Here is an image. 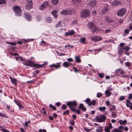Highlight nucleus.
Segmentation results:
<instances>
[{
  "label": "nucleus",
  "instance_id": "69168bd1",
  "mask_svg": "<svg viewBox=\"0 0 132 132\" xmlns=\"http://www.w3.org/2000/svg\"><path fill=\"white\" fill-rule=\"evenodd\" d=\"M111 115L113 117H114V116H117V114L114 113V112L112 113Z\"/></svg>",
  "mask_w": 132,
  "mask_h": 132
},
{
  "label": "nucleus",
  "instance_id": "bf43d9fd",
  "mask_svg": "<svg viewBox=\"0 0 132 132\" xmlns=\"http://www.w3.org/2000/svg\"><path fill=\"white\" fill-rule=\"evenodd\" d=\"M2 131L3 132H9V130L5 129H3Z\"/></svg>",
  "mask_w": 132,
  "mask_h": 132
},
{
  "label": "nucleus",
  "instance_id": "58836bf2",
  "mask_svg": "<svg viewBox=\"0 0 132 132\" xmlns=\"http://www.w3.org/2000/svg\"><path fill=\"white\" fill-rule=\"evenodd\" d=\"M49 106L50 108L52 109L53 110H56V107L54 106H53L51 104H50Z\"/></svg>",
  "mask_w": 132,
  "mask_h": 132
},
{
  "label": "nucleus",
  "instance_id": "c9c22d12",
  "mask_svg": "<svg viewBox=\"0 0 132 132\" xmlns=\"http://www.w3.org/2000/svg\"><path fill=\"white\" fill-rule=\"evenodd\" d=\"M52 3L54 4H57L58 2V0H52Z\"/></svg>",
  "mask_w": 132,
  "mask_h": 132
},
{
  "label": "nucleus",
  "instance_id": "dca6fc26",
  "mask_svg": "<svg viewBox=\"0 0 132 132\" xmlns=\"http://www.w3.org/2000/svg\"><path fill=\"white\" fill-rule=\"evenodd\" d=\"M119 72H120L122 74H123L124 73V72L122 70L120 69H116L115 71L116 73H118Z\"/></svg>",
  "mask_w": 132,
  "mask_h": 132
},
{
  "label": "nucleus",
  "instance_id": "864d4df0",
  "mask_svg": "<svg viewBox=\"0 0 132 132\" xmlns=\"http://www.w3.org/2000/svg\"><path fill=\"white\" fill-rule=\"evenodd\" d=\"M0 116L1 117H7L5 116V115L4 113H2L0 112Z\"/></svg>",
  "mask_w": 132,
  "mask_h": 132
},
{
  "label": "nucleus",
  "instance_id": "680f3d73",
  "mask_svg": "<svg viewBox=\"0 0 132 132\" xmlns=\"http://www.w3.org/2000/svg\"><path fill=\"white\" fill-rule=\"evenodd\" d=\"M109 128L110 129H112L113 128V127L112 126V124L111 123H110L109 125Z\"/></svg>",
  "mask_w": 132,
  "mask_h": 132
},
{
  "label": "nucleus",
  "instance_id": "338daca9",
  "mask_svg": "<svg viewBox=\"0 0 132 132\" xmlns=\"http://www.w3.org/2000/svg\"><path fill=\"white\" fill-rule=\"evenodd\" d=\"M62 107L63 109H65L67 108V107L66 105H64L62 106Z\"/></svg>",
  "mask_w": 132,
  "mask_h": 132
},
{
  "label": "nucleus",
  "instance_id": "f704fd0d",
  "mask_svg": "<svg viewBox=\"0 0 132 132\" xmlns=\"http://www.w3.org/2000/svg\"><path fill=\"white\" fill-rule=\"evenodd\" d=\"M96 131V132H102V127L101 126H100L99 128V129H97Z\"/></svg>",
  "mask_w": 132,
  "mask_h": 132
},
{
  "label": "nucleus",
  "instance_id": "a18cd8bd",
  "mask_svg": "<svg viewBox=\"0 0 132 132\" xmlns=\"http://www.w3.org/2000/svg\"><path fill=\"white\" fill-rule=\"evenodd\" d=\"M56 28H57L58 27H61V24L60 23V21H59V22L55 25Z\"/></svg>",
  "mask_w": 132,
  "mask_h": 132
},
{
  "label": "nucleus",
  "instance_id": "4c0bfd02",
  "mask_svg": "<svg viewBox=\"0 0 132 132\" xmlns=\"http://www.w3.org/2000/svg\"><path fill=\"white\" fill-rule=\"evenodd\" d=\"M46 21L48 23H50L52 22V21L50 18H47L46 19Z\"/></svg>",
  "mask_w": 132,
  "mask_h": 132
},
{
  "label": "nucleus",
  "instance_id": "39448f33",
  "mask_svg": "<svg viewBox=\"0 0 132 132\" xmlns=\"http://www.w3.org/2000/svg\"><path fill=\"white\" fill-rule=\"evenodd\" d=\"M23 63L25 65L31 67H36V66L37 65L34 62L31 61H29L27 62H23Z\"/></svg>",
  "mask_w": 132,
  "mask_h": 132
},
{
  "label": "nucleus",
  "instance_id": "9b49d317",
  "mask_svg": "<svg viewBox=\"0 0 132 132\" xmlns=\"http://www.w3.org/2000/svg\"><path fill=\"white\" fill-rule=\"evenodd\" d=\"M70 11L67 10H63L61 12V14L64 15L69 14Z\"/></svg>",
  "mask_w": 132,
  "mask_h": 132
},
{
  "label": "nucleus",
  "instance_id": "20e7f679",
  "mask_svg": "<svg viewBox=\"0 0 132 132\" xmlns=\"http://www.w3.org/2000/svg\"><path fill=\"white\" fill-rule=\"evenodd\" d=\"M67 105L68 106L70 109L72 110L74 108H73L72 106L75 108L77 106V104L76 101H73L72 102H68L67 103Z\"/></svg>",
  "mask_w": 132,
  "mask_h": 132
},
{
  "label": "nucleus",
  "instance_id": "6e6552de",
  "mask_svg": "<svg viewBox=\"0 0 132 132\" xmlns=\"http://www.w3.org/2000/svg\"><path fill=\"white\" fill-rule=\"evenodd\" d=\"M47 2H45L44 4H42L40 7L39 9L40 10H43L44 9L46 8L48 6Z\"/></svg>",
  "mask_w": 132,
  "mask_h": 132
},
{
  "label": "nucleus",
  "instance_id": "aec40b11",
  "mask_svg": "<svg viewBox=\"0 0 132 132\" xmlns=\"http://www.w3.org/2000/svg\"><path fill=\"white\" fill-rule=\"evenodd\" d=\"M71 65V64L69 62H64L63 63V65L65 67H68Z\"/></svg>",
  "mask_w": 132,
  "mask_h": 132
},
{
  "label": "nucleus",
  "instance_id": "f257e3e1",
  "mask_svg": "<svg viewBox=\"0 0 132 132\" xmlns=\"http://www.w3.org/2000/svg\"><path fill=\"white\" fill-rule=\"evenodd\" d=\"M95 119L97 122H105L106 118V116L104 115H100L96 117Z\"/></svg>",
  "mask_w": 132,
  "mask_h": 132
},
{
  "label": "nucleus",
  "instance_id": "393cba45",
  "mask_svg": "<svg viewBox=\"0 0 132 132\" xmlns=\"http://www.w3.org/2000/svg\"><path fill=\"white\" fill-rule=\"evenodd\" d=\"M119 122L122 125H124L126 124L127 123V121L126 120L122 121V120H120L119 121Z\"/></svg>",
  "mask_w": 132,
  "mask_h": 132
},
{
  "label": "nucleus",
  "instance_id": "5fc2aeb1",
  "mask_svg": "<svg viewBox=\"0 0 132 132\" xmlns=\"http://www.w3.org/2000/svg\"><path fill=\"white\" fill-rule=\"evenodd\" d=\"M27 2L29 4H32L31 3L32 2L31 0H26Z\"/></svg>",
  "mask_w": 132,
  "mask_h": 132
},
{
  "label": "nucleus",
  "instance_id": "2f4dec72",
  "mask_svg": "<svg viewBox=\"0 0 132 132\" xmlns=\"http://www.w3.org/2000/svg\"><path fill=\"white\" fill-rule=\"evenodd\" d=\"M112 132H122V131L116 128L111 130Z\"/></svg>",
  "mask_w": 132,
  "mask_h": 132
},
{
  "label": "nucleus",
  "instance_id": "f8f14e48",
  "mask_svg": "<svg viewBox=\"0 0 132 132\" xmlns=\"http://www.w3.org/2000/svg\"><path fill=\"white\" fill-rule=\"evenodd\" d=\"M108 5L106 6L104 9L102 10V13L103 14H105L107 12H108Z\"/></svg>",
  "mask_w": 132,
  "mask_h": 132
},
{
  "label": "nucleus",
  "instance_id": "0eeeda50",
  "mask_svg": "<svg viewBox=\"0 0 132 132\" xmlns=\"http://www.w3.org/2000/svg\"><path fill=\"white\" fill-rule=\"evenodd\" d=\"M126 12V10L125 8H122L119 10L117 13L118 16H121L124 15Z\"/></svg>",
  "mask_w": 132,
  "mask_h": 132
},
{
  "label": "nucleus",
  "instance_id": "3c124183",
  "mask_svg": "<svg viewBox=\"0 0 132 132\" xmlns=\"http://www.w3.org/2000/svg\"><path fill=\"white\" fill-rule=\"evenodd\" d=\"M41 42L43 44H44L45 45H46L47 46L48 45V44L47 43L45 42V41L44 40H42L41 41Z\"/></svg>",
  "mask_w": 132,
  "mask_h": 132
},
{
  "label": "nucleus",
  "instance_id": "052dcab7",
  "mask_svg": "<svg viewBox=\"0 0 132 132\" xmlns=\"http://www.w3.org/2000/svg\"><path fill=\"white\" fill-rule=\"evenodd\" d=\"M126 66L129 67L130 65V64L129 62H128L126 63Z\"/></svg>",
  "mask_w": 132,
  "mask_h": 132
},
{
  "label": "nucleus",
  "instance_id": "13d9d810",
  "mask_svg": "<svg viewBox=\"0 0 132 132\" xmlns=\"http://www.w3.org/2000/svg\"><path fill=\"white\" fill-rule=\"evenodd\" d=\"M67 47H70L71 48H73V46H72L70 45H66L65 46V48H67Z\"/></svg>",
  "mask_w": 132,
  "mask_h": 132
},
{
  "label": "nucleus",
  "instance_id": "c03bdc74",
  "mask_svg": "<svg viewBox=\"0 0 132 132\" xmlns=\"http://www.w3.org/2000/svg\"><path fill=\"white\" fill-rule=\"evenodd\" d=\"M98 75L101 78H102L104 77V75L103 73H100Z\"/></svg>",
  "mask_w": 132,
  "mask_h": 132
},
{
  "label": "nucleus",
  "instance_id": "423d86ee",
  "mask_svg": "<svg viewBox=\"0 0 132 132\" xmlns=\"http://www.w3.org/2000/svg\"><path fill=\"white\" fill-rule=\"evenodd\" d=\"M88 27L93 32H95L96 30V28L93 23H89L88 24Z\"/></svg>",
  "mask_w": 132,
  "mask_h": 132
},
{
  "label": "nucleus",
  "instance_id": "de8ad7c7",
  "mask_svg": "<svg viewBox=\"0 0 132 132\" xmlns=\"http://www.w3.org/2000/svg\"><path fill=\"white\" fill-rule=\"evenodd\" d=\"M123 49L122 48H120L118 50L119 53L121 54L123 52Z\"/></svg>",
  "mask_w": 132,
  "mask_h": 132
},
{
  "label": "nucleus",
  "instance_id": "b1692460",
  "mask_svg": "<svg viewBox=\"0 0 132 132\" xmlns=\"http://www.w3.org/2000/svg\"><path fill=\"white\" fill-rule=\"evenodd\" d=\"M15 103L19 107L20 109H21L23 108V106L20 103L16 101Z\"/></svg>",
  "mask_w": 132,
  "mask_h": 132
},
{
  "label": "nucleus",
  "instance_id": "72a5a7b5",
  "mask_svg": "<svg viewBox=\"0 0 132 132\" xmlns=\"http://www.w3.org/2000/svg\"><path fill=\"white\" fill-rule=\"evenodd\" d=\"M6 3V1L5 0H0V5L5 4Z\"/></svg>",
  "mask_w": 132,
  "mask_h": 132
},
{
  "label": "nucleus",
  "instance_id": "ddd939ff",
  "mask_svg": "<svg viewBox=\"0 0 132 132\" xmlns=\"http://www.w3.org/2000/svg\"><path fill=\"white\" fill-rule=\"evenodd\" d=\"M24 14L26 20L27 21H30L31 19V16L26 13H24Z\"/></svg>",
  "mask_w": 132,
  "mask_h": 132
},
{
  "label": "nucleus",
  "instance_id": "ea45409f",
  "mask_svg": "<svg viewBox=\"0 0 132 132\" xmlns=\"http://www.w3.org/2000/svg\"><path fill=\"white\" fill-rule=\"evenodd\" d=\"M90 38H91V40L92 41H94L95 42L97 41L98 40H97L95 38V37H91Z\"/></svg>",
  "mask_w": 132,
  "mask_h": 132
},
{
  "label": "nucleus",
  "instance_id": "a19ab883",
  "mask_svg": "<svg viewBox=\"0 0 132 132\" xmlns=\"http://www.w3.org/2000/svg\"><path fill=\"white\" fill-rule=\"evenodd\" d=\"M105 130L106 132H110V129L108 127H106L105 128Z\"/></svg>",
  "mask_w": 132,
  "mask_h": 132
},
{
  "label": "nucleus",
  "instance_id": "7c9ffc66",
  "mask_svg": "<svg viewBox=\"0 0 132 132\" xmlns=\"http://www.w3.org/2000/svg\"><path fill=\"white\" fill-rule=\"evenodd\" d=\"M72 1L75 3L79 4L81 2V0H72Z\"/></svg>",
  "mask_w": 132,
  "mask_h": 132
},
{
  "label": "nucleus",
  "instance_id": "7ed1b4c3",
  "mask_svg": "<svg viewBox=\"0 0 132 132\" xmlns=\"http://www.w3.org/2000/svg\"><path fill=\"white\" fill-rule=\"evenodd\" d=\"M90 14L89 11L87 10H84L81 12L80 16L81 18L86 17L89 16Z\"/></svg>",
  "mask_w": 132,
  "mask_h": 132
},
{
  "label": "nucleus",
  "instance_id": "f03ea898",
  "mask_svg": "<svg viewBox=\"0 0 132 132\" xmlns=\"http://www.w3.org/2000/svg\"><path fill=\"white\" fill-rule=\"evenodd\" d=\"M14 10L15 13V15L18 16H20L21 14V10L20 7L15 6H13Z\"/></svg>",
  "mask_w": 132,
  "mask_h": 132
},
{
  "label": "nucleus",
  "instance_id": "4be33fe9",
  "mask_svg": "<svg viewBox=\"0 0 132 132\" xmlns=\"http://www.w3.org/2000/svg\"><path fill=\"white\" fill-rule=\"evenodd\" d=\"M32 4H27L26 6V8L28 10H30L32 8Z\"/></svg>",
  "mask_w": 132,
  "mask_h": 132
},
{
  "label": "nucleus",
  "instance_id": "79ce46f5",
  "mask_svg": "<svg viewBox=\"0 0 132 132\" xmlns=\"http://www.w3.org/2000/svg\"><path fill=\"white\" fill-rule=\"evenodd\" d=\"M6 43L8 44H11L12 45H16V43H13V42H6Z\"/></svg>",
  "mask_w": 132,
  "mask_h": 132
},
{
  "label": "nucleus",
  "instance_id": "a211bd4d",
  "mask_svg": "<svg viewBox=\"0 0 132 132\" xmlns=\"http://www.w3.org/2000/svg\"><path fill=\"white\" fill-rule=\"evenodd\" d=\"M46 63L47 62H45L43 64L40 65L39 64H37V65L36 66V67L37 68H41L45 66V65L46 64Z\"/></svg>",
  "mask_w": 132,
  "mask_h": 132
},
{
  "label": "nucleus",
  "instance_id": "1a4fd4ad",
  "mask_svg": "<svg viewBox=\"0 0 132 132\" xmlns=\"http://www.w3.org/2000/svg\"><path fill=\"white\" fill-rule=\"evenodd\" d=\"M96 0H93L90 1L89 2V5L91 7H94L96 6Z\"/></svg>",
  "mask_w": 132,
  "mask_h": 132
},
{
  "label": "nucleus",
  "instance_id": "09e8293b",
  "mask_svg": "<svg viewBox=\"0 0 132 132\" xmlns=\"http://www.w3.org/2000/svg\"><path fill=\"white\" fill-rule=\"evenodd\" d=\"M77 21L76 20H75L72 22V24L73 25H75L77 24Z\"/></svg>",
  "mask_w": 132,
  "mask_h": 132
},
{
  "label": "nucleus",
  "instance_id": "2eb2a0df",
  "mask_svg": "<svg viewBox=\"0 0 132 132\" xmlns=\"http://www.w3.org/2000/svg\"><path fill=\"white\" fill-rule=\"evenodd\" d=\"M10 78L12 83L16 85L17 84L16 80L14 78H13L11 77H10Z\"/></svg>",
  "mask_w": 132,
  "mask_h": 132
},
{
  "label": "nucleus",
  "instance_id": "412c9836",
  "mask_svg": "<svg viewBox=\"0 0 132 132\" xmlns=\"http://www.w3.org/2000/svg\"><path fill=\"white\" fill-rule=\"evenodd\" d=\"M86 39L84 38H81L79 40V42H81L83 44H85L86 43Z\"/></svg>",
  "mask_w": 132,
  "mask_h": 132
},
{
  "label": "nucleus",
  "instance_id": "cd10ccee",
  "mask_svg": "<svg viewBox=\"0 0 132 132\" xmlns=\"http://www.w3.org/2000/svg\"><path fill=\"white\" fill-rule=\"evenodd\" d=\"M75 58L76 59V61L78 63H79L81 62V60L80 59V57L79 56H76Z\"/></svg>",
  "mask_w": 132,
  "mask_h": 132
},
{
  "label": "nucleus",
  "instance_id": "6ab92c4d",
  "mask_svg": "<svg viewBox=\"0 0 132 132\" xmlns=\"http://www.w3.org/2000/svg\"><path fill=\"white\" fill-rule=\"evenodd\" d=\"M79 108H81L83 111H85L86 110V108L84 107V105L82 104H80Z\"/></svg>",
  "mask_w": 132,
  "mask_h": 132
},
{
  "label": "nucleus",
  "instance_id": "f3484780",
  "mask_svg": "<svg viewBox=\"0 0 132 132\" xmlns=\"http://www.w3.org/2000/svg\"><path fill=\"white\" fill-rule=\"evenodd\" d=\"M57 10H55L51 12L52 14L55 18H56L57 17Z\"/></svg>",
  "mask_w": 132,
  "mask_h": 132
},
{
  "label": "nucleus",
  "instance_id": "c85d7f7f",
  "mask_svg": "<svg viewBox=\"0 0 132 132\" xmlns=\"http://www.w3.org/2000/svg\"><path fill=\"white\" fill-rule=\"evenodd\" d=\"M96 101L95 100H93L92 102H91L90 103L88 104V105L90 106L92 105H94L96 103Z\"/></svg>",
  "mask_w": 132,
  "mask_h": 132
},
{
  "label": "nucleus",
  "instance_id": "c756f323",
  "mask_svg": "<svg viewBox=\"0 0 132 132\" xmlns=\"http://www.w3.org/2000/svg\"><path fill=\"white\" fill-rule=\"evenodd\" d=\"M73 112H76V113L79 114L80 113V111L78 110H76L75 108L72 109V110Z\"/></svg>",
  "mask_w": 132,
  "mask_h": 132
},
{
  "label": "nucleus",
  "instance_id": "4d7b16f0",
  "mask_svg": "<svg viewBox=\"0 0 132 132\" xmlns=\"http://www.w3.org/2000/svg\"><path fill=\"white\" fill-rule=\"evenodd\" d=\"M102 95V94L101 93H97V97H100V96H101Z\"/></svg>",
  "mask_w": 132,
  "mask_h": 132
},
{
  "label": "nucleus",
  "instance_id": "9d476101",
  "mask_svg": "<svg viewBox=\"0 0 132 132\" xmlns=\"http://www.w3.org/2000/svg\"><path fill=\"white\" fill-rule=\"evenodd\" d=\"M75 32L73 30H71V31H69L68 32L65 33V36H71L75 34Z\"/></svg>",
  "mask_w": 132,
  "mask_h": 132
},
{
  "label": "nucleus",
  "instance_id": "bb28decb",
  "mask_svg": "<svg viewBox=\"0 0 132 132\" xmlns=\"http://www.w3.org/2000/svg\"><path fill=\"white\" fill-rule=\"evenodd\" d=\"M106 109V107L105 106L104 107H100L99 108V109L100 111H105Z\"/></svg>",
  "mask_w": 132,
  "mask_h": 132
},
{
  "label": "nucleus",
  "instance_id": "473e14b6",
  "mask_svg": "<svg viewBox=\"0 0 132 132\" xmlns=\"http://www.w3.org/2000/svg\"><path fill=\"white\" fill-rule=\"evenodd\" d=\"M105 19L106 21L108 22H111V20L109 19V17L108 16H105Z\"/></svg>",
  "mask_w": 132,
  "mask_h": 132
},
{
  "label": "nucleus",
  "instance_id": "e433bc0d",
  "mask_svg": "<svg viewBox=\"0 0 132 132\" xmlns=\"http://www.w3.org/2000/svg\"><path fill=\"white\" fill-rule=\"evenodd\" d=\"M85 102L88 104H88L89 103H90L91 102L90 100V99L89 98H87L85 100Z\"/></svg>",
  "mask_w": 132,
  "mask_h": 132
},
{
  "label": "nucleus",
  "instance_id": "0e129e2a",
  "mask_svg": "<svg viewBox=\"0 0 132 132\" xmlns=\"http://www.w3.org/2000/svg\"><path fill=\"white\" fill-rule=\"evenodd\" d=\"M70 122L72 126L74 125L75 124V122L73 120H72V121H70Z\"/></svg>",
  "mask_w": 132,
  "mask_h": 132
},
{
  "label": "nucleus",
  "instance_id": "603ef678",
  "mask_svg": "<svg viewBox=\"0 0 132 132\" xmlns=\"http://www.w3.org/2000/svg\"><path fill=\"white\" fill-rule=\"evenodd\" d=\"M10 54H11L12 55H14L15 56H17V55H18V54L17 53H10Z\"/></svg>",
  "mask_w": 132,
  "mask_h": 132
},
{
  "label": "nucleus",
  "instance_id": "49530a36",
  "mask_svg": "<svg viewBox=\"0 0 132 132\" xmlns=\"http://www.w3.org/2000/svg\"><path fill=\"white\" fill-rule=\"evenodd\" d=\"M95 38L97 40H97V41H100L102 39V38L101 37H99L98 36H95Z\"/></svg>",
  "mask_w": 132,
  "mask_h": 132
},
{
  "label": "nucleus",
  "instance_id": "5701e85b",
  "mask_svg": "<svg viewBox=\"0 0 132 132\" xmlns=\"http://www.w3.org/2000/svg\"><path fill=\"white\" fill-rule=\"evenodd\" d=\"M50 66H52L54 67L56 69L60 68V64L59 63L57 64H53L52 65H50Z\"/></svg>",
  "mask_w": 132,
  "mask_h": 132
},
{
  "label": "nucleus",
  "instance_id": "37998d69",
  "mask_svg": "<svg viewBox=\"0 0 132 132\" xmlns=\"http://www.w3.org/2000/svg\"><path fill=\"white\" fill-rule=\"evenodd\" d=\"M130 49V48L128 46H125L123 48L124 50L125 51H128Z\"/></svg>",
  "mask_w": 132,
  "mask_h": 132
},
{
  "label": "nucleus",
  "instance_id": "6e6d98bb",
  "mask_svg": "<svg viewBox=\"0 0 132 132\" xmlns=\"http://www.w3.org/2000/svg\"><path fill=\"white\" fill-rule=\"evenodd\" d=\"M125 99V97L123 96H121L119 98V100L120 101H122L124 100Z\"/></svg>",
  "mask_w": 132,
  "mask_h": 132
},
{
  "label": "nucleus",
  "instance_id": "4468645a",
  "mask_svg": "<svg viewBox=\"0 0 132 132\" xmlns=\"http://www.w3.org/2000/svg\"><path fill=\"white\" fill-rule=\"evenodd\" d=\"M121 4V3L120 2L115 1L112 3V5L113 6H115L116 5H120Z\"/></svg>",
  "mask_w": 132,
  "mask_h": 132
},
{
  "label": "nucleus",
  "instance_id": "774afa93",
  "mask_svg": "<svg viewBox=\"0 0 132 132\" xmlns=\"http://www.w3.org/2000/svg\"><path fill=\"white\" fill-rule=\"evenodd\" d=\"M132 98V94H129V97H128V98L129 99H131Z\"/></svg>",
  "mask_w": 132,
  "mask_h": 132
},
{
  "label": "nucleus",
  "instance_id": "a878e982",
  "mask_svg": "<svg viewBox=\"0 0 132 132\" xmlns=\"http://www.w3.org/2000/svg\"><path fill=\"white\" fill-rule=\"evenodd\" d=\"M105 93L107 97L109 96L111 94V93L109 90H106Z\"/></svg>",
  "mask_w": 132,
  "mask_h": 132
},
{
  "label": "nucleus",
  "instance_id": "8fccbe9b",
  "mask_svg": "<svg viewBox=\"0 0 132 132\" xmlns=\"http://www.w3.org/2000/svg\"><path fill=\"white\" fill-rule=\"evenodd\" d=\"M69 113V111L68 110H67L66 111L64 112L63 114V115H65L66 114H68Z\"/></svg>",
  "mask_w": 132,
  "mask_h": 132
},
{
  "label": "nucleus",
  "instance_id": "e2e57ef3",
  "mask_svg": "<svg viewBox=\"0 0 132 132\" xmlns=\"http://www.w3.org/2000/svg\"><path fill=\"white\" fill-rule=\"evenodd\" d=\"M124 32L126 34H128L129 33V30H128V29H126L124 31Z\"/></svg>",
  "mask_w": 132,
  "mask_h": 132
}]
</instances>
